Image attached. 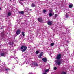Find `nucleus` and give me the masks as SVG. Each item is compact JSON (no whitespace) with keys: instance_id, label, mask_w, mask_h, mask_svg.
Segmentation results:
<instances>
[{"instance_id":"10","label":"nucleus","mask_w":74,"mask_h":74,"mask_svg":"<svg viewBox=\"0 0 74 74\" xmlns=\"http://www.w3.org/2000/svg\"><path fill=\"white\" fill-rule=\"evenodd\" d=\"M19 13L20 14H23L24 13V12L23 11H21V12H19Z\"/></svg>"},{"instance_id":"3","label":"nucleus","mask_w":74,"mask_h":74,"mask_svg":"<svg viewBox=\"0 0 74 74\" xmlns=\"http://www.w3.org/2000/svg\"><path fill=\"white\" fill-rule=\"evenodd\" d=\"M56 63L58 64V65H60L61 64V61L59 60H56Z\"/></svg>"},{"instance_id":"13","label":"nucleus","mask_w":74,"mask_h":74,"mask_svg":"<svg viewBox=\"0 0 74 74\" xmlns=\"http://www.w3.org/2000/svg\"><path fill=\"white\" fill-rule=\"evenodd\" d=\"M49 15L50 16H52V14L51 13H50Z\"/></svg>"},{"instance_id":"9","label":"nucleus","mask_w":74,"mask_h":74,"mask_svg":"<svg viewBox=\"0 0 74 74\" xmlns=\"http://www.w3.org/2000/svg\"><path fill=\"white\" fill-rule=\"evenodd\" d=\"M48 24L49 25H52V22H48Z\"/></svg>"},{"instance_id":"11","label":"nucleus","mask_w":74,"mask_h":74,"mask_svg":"<svg viewBox=\"0 0 74 74\" xmlns=\"http://www.w3.org/2000/svg\"><path fill=\"white\" fill-rule=\"evenodd\" d=\"M36 5H34V4L32 3V7H35Z\"/></svg>"},{"instance_id":"29","label":"nucleus","mask_w":74,"mask_h":74,"mask_svg":"<svg viewBox=\"0 0 74 74\" xmlns=\"http://www.w3.org/2000/svg\"><path fill=\"white\" fill-rule=\"evenodd\" d=\"M8 69H7V70H8Z\"/></svg>"},{"instance_id":"25","label":"nucleus","mask_w":74,"mask_h":74,"mask_svg":"<svg viewBox=\"0 0 74 74\" xmlns=\"http://www.w3.org/2000/svg\"><path fill=\"white\" fill-rule=\"evenodd\" d=\"M50 12H52V10H50Z\"/></svg>"},{"instance_id":"12","label":"nucleus","mask_w":74,"mask_h":74,"mask_svg":"<svg viewBox=\"0 0 74 74\" xmlns=\"http://www.w3.org/2000/svg\"><path fill=\"white\" fill-rule=\"evenodd\" d=\"M22 34L23 36H25V32L23 31L22 32Z\"/></svg>"},{"instance_id":"20","label":"nucleus","mask_w":74,"mask_h":74,"mask_svg":"<svg viewBox=\"0 0 74 74\" xmlns=\"http://www.w3.org/2000/svg\"><path fill=\"white\" fill-rule=\"evenodd\" d=\"M46 10H43V13H45L46 12Z\"/></svg>"},{"instance_id":"19","label":"nucleus","mask_w":74,"mask_h":74,"mask_svg":"<svg viewBox=\"0 0 74 74\" xmlns=\"http://www.w3.org/2000/svg\"><path fill=\"white\" fill-rule=\"evenodd\" d=\"M8 16H10V15H11V14L10 12L8 13Z\"/></svg>"},{"instance_id":"4","label":"nucleus","mask_w":74,"mask_h":74,"mask_svg":"<svg viewBox=\"0 0 74 74\" xmlns=\"http://www.w3.org/2000/svg\"><path fill=\"white\" fill-rule=\"evenodd\" d=\"M21 33V30H20V29H18V30H17L16 34L17 35H19V34Z\"/></svg>"},{"instance_id":"24","label":"nucleus","mask_w":74,"mask_h":74,"mask_svg":"<svg viewBox=\"0 0 74 74\" xmlns=\"http://www.w3.org/2000/svg\"><path fill=\"white\" fill-rule=\"evenodd\" d=\"M41 56H41V55L40 54V55H39L38 57L39 58H41Z\"/></svg>"},{"instance_id":"28","label":"nucleus","mask_w":74,"mask_h":74,"mask_svg":"<svg viewBox=\"0 0 74 74\" xmlns=\"http://www.w3.org/2000/svg\"><path fill=\"white\" fill-rule=\"evenodd\" d=\"M1 10V8H0V10Z\"/></svg>"},{"instance_id":"16","label":"nucleus","mask_w":74,"mask_h":74,"mask_svg":"<svg viewBox=\"0 0 74 74\" xmlns=\"http://www.w3.org/2000/svg\"><path fill=\"white\" fill-rule=\"evenodd\" d=\"M43 54H44V53H43V52H41L40 53V55H41V56H42V55H43Z\"/></svg>"},{"instance_id":"1","label":"nucleus","mask_w":74,"mask_h":74,"mask_svg":"<svg viewBox=\"0 0 74 74\" xmlns=\"http://www.w3.org/2000/svg\"><path fill=\"white\" fill-rule=\"evenodd\" d=\"M21 49H23L22 50V52H25L27 49V47L25 46H22L21 47Z\"/></svg>"},{"instance_id":"5","label":"nucleus","mask_w":74,"mask_h":74,"mask_svg":"<svg viewBox=\"0 0 74 74\" xmlns=\"http://www.w3.org/2000/svg\"><path fill=\"white\" fill-rule=\"evenodd\" d=\"M38 21L39 22H42V18H38Z\"/></svg>"},{"instance_id":"22","label":"nucleus","mask_w":74,"mask_h":74,"mask_svg":"<svg viewBox=\"0 0 74 74\" xmlns=\"http://www.w3.org/2000/svg\"><path fill=\"white\" fill-rule=\"evenodd\" d=\"M57 69V68L56 67H55L54 68V69L56 70Z\"/></svg>"},{"instance_id":"7","label":"nucleus","mask_w":74,"mask_h":74,"mask_svg":"<svg viewBox=\"0 0 74 74\" xmlns=\"http://www.w3.org/2000/svg\"><path fill=\"white\" fill-rule=\"evenodd\" d=\"M1 56H4L5 55V53H2L1 54Z\"/></svg>"},{"instance_id":"27","label":"nucleus","mask_w":74,"mask_h":74,"mask_svg":"<svg viewBox=\"0 0 74 74\" xmlns=\"http://www.w3.org/2000/svg\"><path fill=\"white\" fill-rule=\"evenodd\" d=\"M20 0L21 1H23V0Z\"/></svg>"},{"instance_id":"23","label":"nucleus","mask_w":74,"mask_h":74,"mask_svg":"<svg viewBox=\"0 0 74 74\" xmlns=\"http://www.w3.org/2000/svg\"><path fill=\"white\" fill-rule=\"evenodd\" d=\"M57 15H57V14H55V18H56V17H57Z\"/></svg>"},{"instance_id":"2","label":"nucleus","mask_w":74,"mask_h":74,"mask_svg":"<svg viewBox=\"0 0 74 74\" xmlns=\"http://www.w3.org/2000/svg\"><path fill=\"white\" fill-rule=\"evenodd\" d=\"M61 57H62V55H61V54H58L57 56V59H60L61 58Z\"/></svg>"},{"instance_id":"18","label":"nucleus","mask_w":74,"mask_h":74,"mask_svg":"<svg viewBox=\"0 0 74 74\" xmlns=\"http://www.w3.org/2000/svg\"><path fill=\"white\" fill-rule=\"evenodd\" d=\"M51 46H53V45H54V43H51L50 44Z\"/></svg>"},{"instance_id":"8","label":"nucleus","mask_w":74,"mask_h":74,"mask_svg":"<svg viewBox=\"0 0 74 74\" xmlns=\"http://www.w3.org/2000/svg\"><path fill=\"white\" fill-rule=\"evenodd\" d=\"M69 8H72V7H73V4H70L69 5Z\"/></svg>"},{"instance_id":"15","label":"nucleus","mask_w":74,"mask_h":74,"mask_svg":"<svg viewBox=\"0 0 74 74\" xmlns=\"http://www.w3.org/2000/svg\"><path fill=\"white\" fill-rule=\"evenodd\" d=\"M38 53H39V51H36V55H37V54H38Z\"/></svg>"},{"instance_id":"14","label":"nucleus","mask_w":74,"mask_h":74,"mask_svg":"<svg viewBox=\"0 0 74 74\" xmlns=\"http://www.w3.org/2000/svg\"><path fill=\"white\" fill-rule=\"evenodd\" d=\"M49 70V69H47L45 70V72H48Z\"/></svg>"},{"instance_id":"21","label":"nucleus","mask_w":74,"mask_h":74,"mask_svg":"<svg viewBox=\"0 0 74 74\" xmlns=\"http://www.w3.org/2000/svg\"><path fill=\"white\" fill-rule=\"evenodd\" d=\"M34 65H35V66H38L37 63H35Z\"/></svg>"},{"instance_id":"26","label":"nucleus","mask_w":74,"mask_h":74,"mask_svg":"<svg viewBox=\"0 0 74 74\" xmlns=\"http://www.w3.org/2000/svg\"><path fill=\"white\" fill-rule=\"evenodd\" d=\"M43 74H47V73H44Z\"/></svg>"},{"instance_id":"6","label":"nucleus","mask_w":74,"mask_h":74,"mask_svg":"<svg viewBox=\"0 0 74 74\" xmlns=\"http://www.w3.org/2000/svg\"><path fill=\"white\" fill-rule=\"evenodd\" d=\"M42 60L44 62H47V59L45 58H43Z\"/></svg>"},{"instance_id":"17","label":"nucleus","mask_w":74,"mask_h":74,"mask_svg":"<svg viewBox=\"0 0 74 74\" xmlns=\"http://www.w3.org/2000/svg\"><path fill=\"white\" fill-rule=\"evenodd\" d=\"M61 74H66V73L65 72H62Z\"/></svg>"}]
</instances>
